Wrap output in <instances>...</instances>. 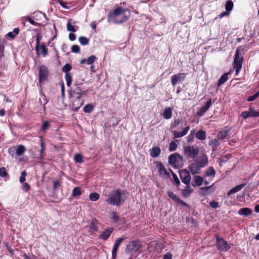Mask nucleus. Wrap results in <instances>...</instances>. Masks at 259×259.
<instances>
[{
	"label": "nucleus",
	"instance_id": "9d476101",
	"mask_svg": "<svg viewBox=\"0 0 259 259\" xmlns=\"http://www.w3.org/2000/svg\"><path fill=\"white\" fill-rule=\"evenodd\" d=\"M212 104V100L210 98L208 101L204 103V105L197 112V115L199 117L202 116L210 108Z\"/></svg>",
	"mask_w": 259,
	"mask_h": 259
},
{
	"label": "nucleus",
	"instance_id": "9b49d317",
	"mask_svg": "<svg viewBox=\"0 0 259 259\" xmlns=\"http://www.w3.org/2000/svg\"><path fill=\"white\" fill-rule=\"evenodd\" d=\"M185 73H178L172 75L171 77L172 85L175 87L179 82H181L185 79Z\"/></svg>",
	"mask_w": 259,
	"mask_h": 259
},
{
	"label": "nucleus",
	"instance_id": "4468645a",
	"mask_svg": "<svg viewBox=\"0 0 259 259\" xmlns=\"http://www.w3.org/2000/svg\"><path fill=\"white\" fill-rule=\"evenodd\" d=\"M74 94L87 95L88 91L82 87V83H76L74 84V88L73 90Z\"/></svg>",
	"mask_w": 259,
	"mask_h": 259
},
{
	"label": "nucleus",
	"instance_id": "473e14b6",
	"mask_svg": "<svg viewBox=\"0 0 259 259\" xmlns=\"http://www.w3.org/2000/svg\"><path fill=\"white\" fill-rule=\"evenodd\" d=\"M41 38L42 36L40 34L36 35L35 50L37 55H39V45Z\"/></svg>",
	"mask_w": 259,
	"mask_h": 259
},
{
	"label": "nucleus",
	"instance_id": "79ce46f5",
	"mask_svg": "<svg viewBox=\"0 0 259 259\" xmlns=\"http://www.w3.org/2000/svg\"><path fill=\"white\" fill-rule=\"evenodd\" d=\"M65 80L66 81V84L68 87H70L72 83V76L70 73H66L65 75Z\"/></svg>",
	"mask_w": 259,
	"mask_h": 259
},
{
	"label": "nucleus",
	"instance_id": "aec40b11",
	"mask_svg": "<svg viewBox=\"0 0 259 259\" xmlns=\"http://www.w3.org/2000/svg\"><path fill=\"white\" fill-rule=\"evenodd\" d=\"M113 231V229L108 228L106 229L100 235V237L104 240H106Z\"/></svg>",
	"mask_w": 259,
	"mask_h": 259
},
{
	"label": "nucleus",
	"instance_id": "49530a36",
	"mask_svg": "<svg viewBox=\"0 0 259 259\" xmlns=\"http://www.w3.org/2000/svg\"><path fill=\"white\" fill-rule=\"evenodd\" d=\"M78 40L80 44L83 46L88 45L89 42V39L87 37L84 36L79 37Z\"/></svg>",
	"mask_w": 259,
	"mask_h": 259
},
{
	"label": "nucleus",
	"instance_id": "f3484780",
	"mask_svg": "<svg viewBox=\"0 0 259 259\" xmlns=\"http://www.w3.org/2000/svg\"><path fill=\"white\" fill-rule=\"evenodd\" d=\"M189 169L190 172L193 175H196V174H199L201 172V167L196 163L193 162L189 166Z\"/></svg>",
	"mask_w": 259,
	"mask_h": 259
},
{
	"label": "nucleus",
	"instance_id": "7c9ffc66",
	"mask_svg": "<svg viewBox=\"0 0 259 259\" xmlns=\"http://www.w3.org/2000/svg\"><path fill=\"white\" fill-rule=\"evenodd\" d=\"M25 151V148L23 145H19L17 148L16 149L15 154L17 156H21L22 155Z\"/></svg>",
	"mask_w": 259,
	"mask_h": 259
},
{
	"label": "nucleus",
	"instance_id": "39448f33",
	"mask_svg": "<svg viewBox=\"0 0 259 259\" xmlns=\"http://www.w3.org/2000/svg\"><path fill=\"white\" fill-rule=\"evenodd\" d=\"M125 9H123L120 7H117L115 9L112 13L108 15V21L110 23L115 24L117 19L120 17Z\"/></svg>",
	"mask_w": 259,
	"mask_h": 259
},
{
	"label": "nucleus",
	"instance_id": "680f3d73",
	"mask_svg": "<svg viewBox=\"0 0 259 259\" xmlns=\"http://www.w3.org/2000/svg\"><path fill=\"white\" fill-rule=\"evenodd\" d=\"M209 205L212 208H217L219 207V203L218 202L212 201L209 202Z\"/></svg>",
	"mask_w": 259,
	"mask_h": 259
},
{
	"label": "nucleus",
	"instance_id": "4be33fe9",
	"mask_svg": "<svg viewBox=\"0 0 259 259\" xmlns=\"http://www.w3.org/2000/svg\"><path fill=\"white\" fill-rule=\"evenodd\" d=\"M215 171L214 169L211 167L210 166L208 168L206 169L205 173H204V178L205 177H209L211 179H212L214 178L215 176Z\"/></svg>",
	"mask_w": 259,
	"mask_h": 259
},
{
	"label": "nucleus",
	"instance_id": "7ed1b4c3",
	"mask_svg": "<svg viewBox=\"0 0 259 259\" xmlns=\"http://www.w3.org/2000/svg\"><path fill=\"white\" fill-rule=\"evenodd\" d=\"M243 61V57L240 56L239 51L237 50L234 58V68L235 69V75H237L242 68V65Z\"/></svg>",
	"mask_w": 259,
	"mask_h": 259
},
{
	"label": "nucleus",
	"instance_id": "e2e57ef3",
	"mask_svg": "<svg viewBox=\"0 0 259 259\" xmlns=\"http://www.w3.org/2000/svg\"><path fill=\"white\" fill-rule=\"evenodd\" d=\"M181 120H180V119H176V120H175L174 121L173 123L171 124L170 127L171 128H176V127H177L179 125V124L181 123Z\"/></svg>",
	"mask_w": 259,
	"mask_h": 259
},
{
	"label": "nucleus",
	"instance_id": "603ef678",
	"mask_svg": "<svg viewBox=\"0 0 259 259\" xmlns=\"http://www.w3.org/2000/svg\"><path fill=\"white\" fill-rule=\"evenodd\" d=\"M96 59V57L95 56H94V55L91 56L87 59V63L89 65H91L94 62Z\"/></svg>",
	"mask_w": 259,
	"mask_h": 259
},
{
	"label": "nucleus",
	"instance_id": "4c0bfd02",
	"mask_svg": "<svg viewBox=\"0 0 259 259\" xmlns=\"http://www.w3.org/2000/svg\"><path fill=\"white\" fill-rule=\"evenodd\" d=\"M81 194V190L79 187H75L73 190L72 193V196L74 197H76L77 196H80Z\"/></svg>",
	"mask_w": 259,
	"mask_h": 259
},
{
	"label": "nucleus",
	"instance_id": "052dcab7",
	"mask_svg": "<svg viewBox=\"0 0 259 259\" xmlns=\"http://www.w3.org/2000/svg\"><path fill=\"white\" fill-rule=\"evenodd\" d=\"M76 95V99L74 100V104L76 105V103L78 101H84L83 99H81L82 97L85 96L86 95H81V94H75Z\"/></svg>",
	"mask_w": 259,
	"mask_h": 259
},
{
	"label": "nucleus",
	"instance_id": "20e7f679",
	"mask_svg": "<svg viewBox=\"0 0 259 259\" xmlns=\"http://www.w3.org/2000/svg\"><path fill=\"white\" fill-rule=\"evenodd\" d=\"M141 246V242L139 240L133 241L126 245L125 251L129 253L136 252Z\"/></svg>",
	"mask_w": 259,
	"mask_h": 259
},
{
	"label": "nucleus",
	"instance_id": "a878e982",
	"mask_svg": "<svg viewBox=\"0 0 259 259\" xmlns=\"http://www.w3.org/2000/svg\"><path fill=\"white\" fill-rule=\"evenodd\" d=\"M163 117L165 119H169L172 117V110L170 107L164 109L162 114Z\"/></svg>",
	"mask_w": 259,
	"mask_h": 259
},
{
	"label": "nucleus",
	"instance_id": "bb28decb",
	"mask_svg": "<svg viewBox=\"0 0 259 259\" xmlns=\"http://www.w3.org/2000/svg\"><path fill=\"white\" fill-rule=\"evenodd\" d=\"M245 186L244 184H242L231 189L228 193V195L236 193L240 191Z\"/></svg>",
	"mask_w": 259,
	"mask_h": 259
},
{
	"label": "nucleus",
	"instance_id": "412c9836",
	"mask_svg": "<svg viewBox=\"0 0 259 259\" xmlns=\"http://www.w3.org/2000/svg\"><path fill=\"white\" fill-rule=\"evenodd\" d=\"M230 129H224L219 131L217 134V138L220 140H223L227 138L229 136Z\"/></svg>",
	"mask_w": 259,
	"mask_h": 259
},
{
	"label": "nucleus",
	"instance_id": "e433bc0d",
	"mask_svg": "<svg viewBox=\"0 0 259 259\" xmlns=\"http://www.w3.org/2000/svg\"><path fill=\"white\" fill-rule=\"evenodd\" d=\"M233 3L231 0H228L227 1L225 5L226 10L230 13V12L233 9Z\"/></svg>",
	"mask_w": 259,
	"mask_h": 259
},
{
	"label": "nucleus",
	"instance_id": "37998d69",
	"mask_svg": "<svg viewBox=\"0 0 259 259\" xmlns=\"http://www.w3.org/2000/svg\"><path fill=\"white\" fill-rule=\"evenodd\" d=\"M67 30L68 31L72 32H75L76 31L74 26L71 24L70 20H69L67 23Z\"/></svg>",
	"mask_w": 259,
	"mask_h": 259
},
{
	"label": "nucleus",
	"instance_id": "2f4dec72",
	"mask_svg": "<svg viewBox=\"0 0 259 259\" xmlns=\"http://www.w3.org/2000/svg\"><path fill=\"white\" fill-rule=\"evenodd\" d=\"M5 44V40L1 39L0 37V59L4 56Z\"/></svg>",
	"mask_w": 259,
	"mask_h": 259
},
{
	"label": "nucleus",
	"instance_id": "bf43d9fd",
	"mask_svg": "<svg viewBox=\"0 0 259 259\" xmlns=\"http://www.w3.org/2000/svg\"><path fill=\"white\" fill-rule=\"evenodd\" d=\"M39 102L41 105H45L47 103V100L46 96L44 95L41 96V97L39 98Z\"/></svg>",
	"mask_w": 259,
	"mask_h": 259
},
{
	"label": "nucleus",
	"instance_id": "c9c22d12",
	"mask_svg": "<svg viewBox=\"0 0 259 259\" xmlns=\"http://www.w3.org/2000/svg\"><path fill=\"white\" fill-rule=\"evenodd\" d=\"M22 21H23V23L24 25H25V21H28L30 24H31L32 25H33L34 26H37L38 25V23L35 22L33 20H32L29 17H26L22 18Z\"/></svg>",
	"mask_w": 259,
	"mask_h": 259
},
{
	"label": "nucleus",
	"instance_id": "f8f14e48",
	"mask_svg": "<svg viewBox=\"0 0 259 259\" xmlns=\"http://www.w3.org/2000/svg\"><path fill=\"white\" fill-rule=\"evenodd\" d=\"M131 16L130 12L125 9L124 12L122 13V15L117 19L115 24H120L126 21Z\"/></svg>",
	"mask_w": 259,
	"mask_h": 259
},
{
	"label": "nucleus",
	"instance_id": "f257e3e1",
	"mask_svg": "<svg viewBox=\"0 0 259 259\" xmlns=\"http://www.w3.org/2000/svg\"><path fill=\"white\" fill-rule=\"evenodd\" d=\"M124 195L123 191L120 189H114L108 194H105V202L109 205L118 206L124 201L122 196Z\"/></svg>",
	"mask_w": 259,
	"mask_h": 259
},
{
	"label": "nucleus",
	"instance_id": "cd10ccee",
	"mask_svg": "<svg viewBox=\"0 0 259 259\" xmlns=\"http://www.w3.org/2000/svg\"><path fill=\"white\" fill-rule=\"evenodd\" d=\"M193 190L190 186H186L182 191V195L185 197H188L190 196Z\"/></svg>",
	"mask_w": 259,
	"mask_h": 259
},
{
	"label": "nucleus",
	"instance_id": "58836bf2",
	"mask_svg": "<svg viewBox=\"0 0 259 259\" xmlns=\"http://www.w3.org/2000/svg\"><path fill=\"white\" fill-rule=\"evenodd\" d=\"M74 160L76 163H82L83 162V157L79 153L75 154L74 156Z\"/></svg>",
	"mask_w": 259,
	"mask_h": 259
},
{
	"label": "nucleus",
	"instance_id": "1a4fd4ad",
	"mask_svg": "<svg viewBox=\"0 0 259 259\" xmlns=\"http://www.w3.org/2000/svg\"><path fill=\"white\" fill-rule=\"evenodd\" d=\"M180 176L182 182L188 185H189L191 177L189 172L186 169H182L180 171Z\"/></svg>",
	"mask_w": 259,
	"mask_h": 259
},
{
	"label": "nucleus",
	"instance_id": "a19ab883",
	"mask_svg": "<svg viewBox=\"0 0 259 259\" xmlns=\"http://www.w3.org/2000/svg\"><path fill=\"white\" fill-rule=\"evenodd\" d=\"M42 54L43 57H46L48 55V49L44 44L39 46V52Z\"/></svg>",
	"mask_w": 259,
	"mask_h": 259
},
{
	"label": "nucleus",
	"instance_id": "dca6fc26",
	"mask_svg": "<svg viewBox=\"0 0 259 259\" xmlns=\"http://www.w3.org/2000/svg\"><path fill=\"white\" fill-rule=\"evenodd\" d=\"M167 195L169 198L172 199L175 202L180 204L182 206L187 205L186 203L184 202L181 199H180L175 194H174L172 191H167Z\"/></svg>",
	"mask_w": 259,
	"mask_h": 259
},
{
	"label": "nucleus",
	"instance_id": "ea45409f",
	"mask_svg": "<svg viewBox=\"0 0 259 259\" xmlns=\"http://www.w3.org/2000/svg\"><path fill=\"white\" fill-rule=\"evenodd\" d=\"M100 198V195L97 193H92L89 195V198L91 201H97Z\"/></svg>",
	"mask_w": 259,
	"mask_h": 259
},
{
	"label": "nucleus",
	"instance_id": "5fc2aeb1",
	"mask_svg": "<svg viewBox=\"0 0 259 259\" xmlns=\"http://www.w3.org/2000/svg\"><path fill=\"white\" fill-rule=\"evenodd\" d=\"M27 175V173L25 171H22L21 176L19 179V181L21 183H23L25 181V177Z\"/></svg>",
	"mask_w": 259,
	"mask_h": 259
},
{
	"label": "nucleus",
	"instance_id": "f03ea898",
	"mask_svg": "<svg viewBox=\"0 0 259 259\" xmlns=\"http://www.w3.org/2000/svg\"><path fill=\"white\" fill-rule=\"evenodd\" d=\"M184 155L189 158L195 159L199 152V149L197 147L188 146L184 147Z\"/></svg>",
	"mask_w": 259,
	"mask_h": 259
},
{
	"label": "nucleus",
	"instance_id": "09e8293b",
	"mask_svg": "<svg viewBox=\"0 0 259 259\" xmlns=\"http://www.w3.org/2000/svg\"><path fill=\"white\" fill-rule=\"evenodd\" d=\"M84 103V101H78L76 103V105L74 104V101L73 102V107L75 110H77L80 107H81Z\"/></svg>",
	"mask_w": 259,
	"mask_h": 259
},
{
	"label": "nucleus",
	"instance_id": "6e6552de",
	"mask_svg": "<svg viewBox=\"0 0 259 259\" xmlns=\"http://www.w3.org/2000/svg\"><path fill=\"white\" fill-rule=\"evenodd\" d=\"M183 161L182 156L178 153L170 154L168 157V163L171 165H175Z\"/></svg>",
	"mask_w": 259,
	"mask_h": 259
},
{
	"label": "nucleus",
	"instance_id": "b1692460",
	"mask_svg": "<svg viewBox=\"0 0 259 259\" xmlns=\"http://www.w3.org/2000/svg\"><path fill=\"white\" fill-rule=\"evenodd\" d=\"M161 152V149L159 147H153L150 149V154L152 157H156L158 156Z\"/></svg>",
	"mask_w": 259,
	"mask_h": 259
},
{
	"label": "nucleus",
	"instance_id": "72a5a7b5",
	"mask_svg": "<svg viewBox=\"0 0 259 259\" xmlns=\"http://www.w3.org/2000/svg\"><path fill=\"white\" fill-rule=\"evenodd\" d=\"M19 32V29L18 28H15L14 29L13 31L8 33L7 36L11 39H14Z\"/></svg>",
	"mask_w": 259,
	"mask_h": 259
},
{
	"label": "nucleus",
	"instance_id": "423d86ee",
	"mask_svg": "<svg viewBox=\"0 0 259 259\" xmlns=\"http://www.w3.org/2000/svg\"><path fill=\"white\" fill-rule=\"evenodd\" d=\"M38 81L39 83H41L47 79L49 75V70L48 68L44 65L38 67Z\"/></svg>",
	"mask_w": 259,
	"mask_h": 259
},
{
	"label": "nucleus",
	"instance_id": "864d4df0",
	"mask_svg": "<svg viewBox=\"0 0 259 259\" xmlns=\"http://www.w3.org/2000/svg\"><path fill=\"white\" fill-rule=\"evenodd\" d=\"M71 51L74 53H80V48L78 46L74 45L71 47Z\"/></svg>",
	"mask_w": 259,
	"mask_h": 259
},
{
	"label": "nucleus",
	"instance_id": "6ab92c4d",
	"mask_svg": "<svg viewBox=\"0 0 259 259\" xmlns=\"http://www.w3.org/2000/svg\"><path fill=\"white\" fill-rule=\"evenodd\" d=\"M189 128V126H187L183 129L182 132H178L177 131H174L172 132V133L175 138H181L187 134Z\"/></svg>",
	"mask_w": 259,
	"mask_h": 259
},
{
	"label": "nucleus",
	"instance_id": "0eeeda50",
	"mask_svg": "<svg viewBox=\"0 0 259 259\" xmlns=\"http://www.w3.org/2000/svg\"><path fill=\"white\" fill-rule=\"evenodd\" d=\"M216 240L217 247L219 250L221 251H226L230 248V245L224 239L220 238L219 236H217Z\"/></svg>",
	"mask_w": 259,
	"mask_h": 259
},
{
	"label": "nucleus",
	"instance_id": "a18cd8bd",
	"mask_svg": "<svg viewBox=\"0 0 259 259\" xmlns=\"http://www.w3.org/2000/svg\"><path fill=\"white\" fill-rule=\"evenodd\" d=\"M94 107L91 104L86 105L83 109V111L85 113H90L92 112Z\"/></svg>",
	"mask_w": 259,
	"mask_h": 259
},
{
	"label": "nucleus",
	"instance_id": "c85d7f7f",
	"mask_svg": "<svg viewBox=\"0 0 259 259\" xmlns=\"http://www.w3.org/2000/svg\"><path fill=\"white\" fill-rule=\"evenodd\" d=\"M206 133L202 130H199L196 133V137L200 140H204L206 139Z\"/></svg>",
	"mask_w": 259,
	"mask_h": 259
},
{
	"label": "nucleus",
	"instance_id": "8fccbe9b",
	"mask_svg": "<svg viewBox=\"0 0 259 259\" xmlns=\"http://www.w3.org/2000/svg\"><path fill=\"white\" fill-rule=\"evenodd\" d=\"M72 69L71 66L69 64H66L62 68V71L65 74L69 73L68 72L70 71Z\"/></svg>",
	"mask_w": 259,
	"mask_h": 259
},
{
	"label": "nucleus",
	"instance_id": "c756f323",
	"mask_svg": "<svg viewBox=\"0 0 259 259\" xmlns=\"http://www.w3.org/2000/svg\"><path fill=\"white\" fill-rule=\"evenodd\" d=\"M228 73H224L220 78L218 80L217 85L218 87L220 86L224 83H225L228 79Z\"/></svg>",
	"mask_w": 259,
	"mask_h": 259
},
{
	"label": "nucleus",
	"instance_id": "69168bd1",
	"mask_svg": "<svg viewBox=\"0 0 259 259\" xmlns=\"http://www.w3.org/2000/svg\"><path fill=\"white\" fill-rule=\"evenodd\" d=\"M49 125H50L48 121H46L44 122L41 126V130L42 131H46L49 127Z\"/></svg>",
	"mask_w": 259,
	"mask_h": 259
},
{
	"label": "nucleus",
	"instance_id": "13d9d810",
	"mask_svg": "<svg viewBox=\"0 0 259 259\" xmlns=\"http://www.w3.org/2000/svg\"><path fill=\"white\" fill-rule=\"evenodd\" d=\"M8 176L6 168L4 167L0 168V177H6Z\"/></svg>",
	"mask_w": 259,
	"mask_h": 259
},
{
	"label": "nucleus",
	"instance_id": "2eb2a0df",
	"mask_svg": "<svg viewBox=\"0 0 259 259\" xmlns=\"http://www.w3.org/2000/svg\"><path fill=\"white\" fill-rule=\"evenodd\" d=\"M157 168L159 175L163 178H168L170 177L169 173L167 172L164 165L161 163H159L157 165Z\"/></svg>",
	"mask_w": 259,
	"mask_h": 259
},
{
	"label": "nucleus",
	"instance_id": "c03bdc74",
	"mask_svg": "<svg viewBox=\"0 0 259 259\" xmlns=\"http://www.w3.org/2000/svg\"><path fill=\"white\" fill-rule=\"evenodd\" d=\"M171 172L172 176L173 177V181L174 183L176 184L177 186H179L180 185V182L177 177V176L170 169H169Z\"/></svg>",
	"mask_w": 259,
	"mask_h": 259
},
{
	"label": "nucleus",
	"instance_id": "f704fd0d",
	"mask_svg": "<svg viewBox=\"0 0 259 259\" xmlns=\"http://www.w3.org/2000/svg\"><path fill=\"white\" fill-rule=\"evenodd\" d=\"M90 231L91 232H96L98 230V227L96 220L92 221L89 226Z\"/></svg>",
	"mask_w": 259,
	"mask_h": 259
},
{
	"label": "nucleus",
	"instance_id": "338daca9",
	"mask_svg": "<svg viewBox=\"0 0 259 259\" xmlns=\"http://www.w3.org/2000/svg\"><path fill=\"white\" fill-rule=\"evenodd\" d=\"M111 219H112L114 222H117L119 220L118 217L115 212H111Z\"/></svg>",
	"mask_w": 259,
	"mask_h": 259
},
{
	"label": "nucleus",
	"instance_id": "ddd939ff",
	"mask_svg": "<svg viewBox=\"0 0 259 259\" xmlns=\"http://www.w3.org/2000/svg\"><path fill=\"white\" fill-rule=\"evenodd\" d=\"M241 116L244 119L247 118L249 117H257L259 116V110L254 111L252 108H249V111H243L241 113Z\"/></svg>",
	"mask_w": 259,
	"mask_h": 259
},
{
	"label": "nucleus",
	"instance_id": "393cba45",
	"mask_svg": "<svg viewBox=\"0 0 259 259\" xmlns=\"http://www.w3.org/2000/svg\"><path fill=\"white\" fill-rule=\"evenodd\" d=\"M252 211L251 209L247 207H244L238 210V213L240 215H243L244 217H247L251 214Z\"/></svg>",
	"mask_w": 259,
	"mask_h": 259
},
{
	"label": "nucleus",
	"instance_id": "6e6d98bb",
	"mask_svg": "<svg viewBox=\"0 0 259 259\" xmlns=\"http://www.w3.org/2000/svg\"><path fill=\"white\" fill-rule=\"evenodd\" d=\"M194 138V130L191 132L190 134L188 136L187 141L189 143L192 142Z\"/></svg>",
	"mask_w": 259,
	"mask_h": 259
},
{
	"label": "nucleus",
	"instance_id": "774afa93",
	"mask_svg": "<svg viewBox=\"0 0 259 259\" xmlns=\"http://www.w3.org/2000/svg\"><path fill=\"white\" fill-rule=\"evenodd\" d=\"M61 185L60 182L57 180L55 181L53 183V189L54 190H56Z\"/></svg>",
	"mask_w": 259,
	"mask_h": 259
},
{
	"label": "nucleus",
	"instance_id": "5701e85b",
	"mask_svg": "<svg viewBox=\"0 0 259 259\" xmlns=\"http://www.w3.org/2000/svg\"><path fill=\"white\" fill-rule=\"evenodd\" d=\"M193 180L195 183V184H192V185L193 187L200 186L202 185L204 182V179L202 177L197 175H194Z\"/></svg>",
	"mask_w": 259,
	"mask_h": 259
},
{
	"label": "nucleus",
	"instance_id": "4d7b16f0",
	"mask_svg": "<svg viewBox=\"0 0 259 259\" xmlns=\"http://www.w3.org/2000/svg\"><path fill=\"white\" fill-rule=\"evenodd\" d=\"M124 238H119L115 242L114 246L118 247L119 246L121 242L124 240Z\"/></svg>",
	"mask_w": 259,
	"mask_h": 259
},
{
	"label": "nucleus",
	"instance_id": "de8ad7c7",
	"mask_svg": "<svg viewBox=\"0 0 259 259\" xmlns=\"http://www.w3.org/2000/svg\"><path fill=\"white\" fill-rule=\"evenodd\" d=\"M177 147V144L175 142L172 141L169 143L168 150L170 152L174 151L176 150Z\"/></svg>",
	"mask_w": 259,
	"mask_h": 259
},
{
	"label": "nucleus",
	"instance_id": "a211bd4d",
	"mask_svg": "<svg viewBox=\"0 0 259 259\" xmlns=\"http://www.w3.org/2000/svg\"><path fill=\"white\" fill-rule=\"evenodd\" d=\"M201 168L205 167L208 164V158L206 155H203L195 161Z\"/></svg>",
	"mask_w": 259,
	"mask_h": 259
},
{
	"label": "nucleus",
	"instance_id": "3c124183",
	"mask_svg": "<svg viewBox=\"0 0 259 259\" xmlns=\"http://www.w3.org/2000/svg\"><path fill=\"white\" fill-rule=\"evenodd\" d=\"M259 97V91L256 93L255 94H254L252 96H250L248 97L247 101L248 102H251L254 100H255L256 99H257Z\"/></svg>",
	"mask_w": 259,
	"mask_h": 259
},
{
	"label": "nucleus",
	"instance_id": "0e129e2a",
	"mask_svg": "<svg viewBox=\"0 0 259 259\" xmlns=\"http://www.w3.org/2000/svg\"><path fill=\"white\" fill-rule=\"evenodd\" d=\"M118 250V247H115L113 246V249L112 250V259H115L116 257V254Z\"/></svg>",
	"mask_w": 259,
	"mask_h": 259
}]
</instances>
